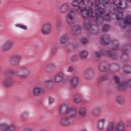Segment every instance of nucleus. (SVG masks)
<instances>
[{
    "instance_id": "39",
    "label": "nucleus",
    "mask_w": 131,
    "mask_h": 131,
    "mask_svg": "<svg viewBox=\"0 0 131 131\" xmlns=\"http://www.w3.org/2000/svg\"><path fill=\"white\" fill-rule=\"evenodd\" d=\"M129 58V56H128V55L126 54L125 52L122 53V54L120 56V59L121 61H127Z\"/></svg>"
},
{
    "instance_id": "32",
    "label": "nucleus",
    "mask_w": 131,
    "mask_h": 131,
    "mask_svg": "<svg viewBox=\"0 0 131 131\" xmlns=\"http://www.w3.org/2000/svg\"><path fill=\"white\" fill-rule=\"evenodd\" d=\"M83 98H82V96L80 94H77L75 96L74 98V101L76 103H80V102H82Z\"/></svg>"
},
{
    "instance_id": "25",
    "label": "nucleus",
    "mask_w": 131,
    "mask_h": 131,
    "mask_svg": "<svg viewBox=\"0 0 131 131\" xmlns=\"http://www.w3.org/2000/svg\"><path fill=\"white\" fill-rule=\"evenodd\" d=\"M69 40V36L67 34L63 35L60 38V43L61 45H66Z\"/></svg>"
},
{
    "instance_id": "16",
    "label": "nucleus",
    "mask_w": 131,
    "mask_h": 131,
    "mask_svg": "<svg viewBox=\"0 0 131 131\" xmlns=\"http://www.w3.org/2000/svg\"><path fill=\"white\" fill-rule=\"evenodd\" d=\"M12 48H13V42L7 41L2 46V50L4 52H7V51H10Z\"/></svg>"
},
{
    "instance_id": "4",
    "label": "nucleus",
    "mask_w": 131,
    "mask_h": 131,
    "mask_svg": "<svg viewBox=\"0 0 131 131\" xmlns=\"http://www.w3.org/2000/svg\"><path fill=\"white\" fill-rule=\"evenodd\" d=\"M108 2L109 0H98L96 1L95 3V9L97 11L96 14H98L100 16L104 14V9L100 7V5H102V6H107L108 5Z\"/></svg>"
},
{
    "instance_id": "13",
    "label": "nucleus",
    "mask_w": 131,
    "mask_h": 131,
    "mask_svg": "<svg viewBox=\"0 0 131 131\" xmlns=\"http://www.w3.org/2000/svg\"><path fill=\"white\" fill-rule=\"evenodd\" d=\"M105 123H106L105 118H100L97 120V128L99 130H104L105 129Z\"/></svg>"
},
{
    "instance_id": "42",
    "label": "nucleus",
    "mask_w": 131,
    "mask_h": 131,
    "mask_svg": "<svg viewBox=\"0 0 131 131\" xmlns=\"http://www.w3.org/2000/svg\"><path fill=\"white\" fill-rule=\"evenodd\" d=\"M57 31H60L62 29V24L61 20H57L56 24Z\"/></svg>"
},
{
    "instance_id": "52",
    "label": "nucleus",
    "mask_w": 131,
    "mask_h": 131,
    "mask_svg": "<svg viewBox=\"0 0 131 131\" xmlns=\"http://www.w3.org/2000/svg\"><path fill=\"white\" fill-rule=\"evenodd\" d=\"M74 71V69L72 67H69L67 69L68 72H73Z\"/></svg>"
},
{
    "instance_id": "3",
    "label": "nucleus",
    "mask_w": 131,
    "mask_h": 131,
    "mask_svg": "<svg viewBox=\"0 0 131 131\" xmlns=\"http://www.w3.org/2000/svg\"><path fill=\"white\" fill-rule=\"evenodd\" d=\"M22 60V55L20 54H15L10 56L8 61L11 65L19 66L20 62Z\"/></svg>"
},
{
    "instance_id": "53",
    "label": "nucleus",
    "mask_w": 131,
    "mask_h": 131,
    "mask_svg": "<svg viewBox=\"0 0 131 131\" xmlns=\"http://www.w3.org/2000/svg\"><path fill=\"white\" fill-rule=\"evenodd\" d=\"M57 52V47L56 46H53L52 50V54H55Z\"/></svg>"
},
{
    "instance_id": "57",
    "label": "nucleus",
    "mask_w": 131,
    "mask_h": 131,
    "mask_svg": "<svg viewBox=\"0 0 131 131\" xmlns=\"http://www.w3.org/2000/svg\"><path fill=\"white\" fill-rule=\"evenodd\" d=\"M108 18H109V14H107V15H106V17H104V19H108Z\"/></svg>"
},
{
    "instance_id": "17",
    "label": "nucleus",
    "mask_w": 131,
    "mask_h": 131,
    "mask_svg": "<svg viewBox=\"0 0 131 131\" xmlns=\"http://www.w3.org/2000/svg\"><path fill=\"white\" fill-rule=\"evenodd\" d=\"M70 83V86L72 89H76L79 84V80H78V77H73L71 79Z\"/></svg>"
},
{
    "instance_id": "9",
    "label": "nucleus",
    "mask_w": 131,
    "mask_h": 131,
    "mask_svg": "<svg viewBox=\"0 0 131 131\" xmlns=\"http://www.w3.org/2000/svg\"><path fill=\"white\" fill-rule=\"evenodd\" d=\"M75 13V9H74V8H73L70 10V13L67 15V22L71 26H72V25H73V20H74Z\"/></svg>"
},
{
    "instance_id": "2",
    "label": "nucleus",
    "mask_w": 131,
    "mask_h": 131,
    "mask_svg": "<svg viewBox=\"0 0 131 131\" xmlns=\"http://www.w3.org/2000/svg\"><path fill=\"white\" fill-rule=\"evenodd\" d=\"M107 131H126L125 125L123 123H118L114 124V122L111 121L106 129Z\"/></svg>"
},
{
    "instance_id": "56",
    "label": "nucleus",
    "mask_w": 131,
    "mask_h": 131,
    "mask_svg": "<svg viewBox=\"0 0 131 131\" xmlns=\"http://www.w3.org/2000/svg\"><path fill=\"white\" fill-rule=\"evenodd\" d=\"M33 129H31V128H25L24 130V131H33Z\"/></svg>"
},
{
    "instance_id": "50",
    "label": "nucleus",
    "mask_w": 131,
    "mask_h": 131,
    "mask_svg": "<svg viewBox=\"0 0 131 131\" xmlns=\"http://www.w3.org/2000/svg\"><path fill=\"white\" fill-rule=\"evenodd\" d=\"M81 41L84 45H86V43H88V42H89V40H88V38H82Z\"/></svg>"
},
{
    "instance_id": "12",
    "label": "nucleus",
    "mask_w": 131,
    "mask_h": 131,
    "mask_svg": "<svg viewBox=\"0 0 131 131\" xmlns=\"http://www.w3.org/2000/svg\"><path fill=\"white\" fill-rule=\"evenodd\" d=\"M106 55V50L102 49L100 52L96 51L93 53V57L94 60L98 61L101 57Z\"/></svg>"
},
{
    "instance_id": "30",
    "label": "nucleus",
    "mask_w": 131,
    "mask_h": 131,
    "mask_svg": "<svg viewBox=\"0 0 131 131\" xmlns=\"http://www.w3.org/2000/svg\"><path fill=\"white\" fill-rule=\"evenodd\" d=\"M81 31V27L79 26H76L73 28V32L75 35H77L79 33H80Z\"/></svg>"
},
{
    "instance_id": "44",
    "label": "nucleus",
    "mask_w": 131,
    "mask_h": 131,
    "mask_svg": "<svg viewBox=\"0 0 131 131\" xmlns=\"http://www.w3.org/2000/svg\"><path fill=\"white\" fill-rule=\"evenodd\" d=\"M117 101L119 104L122 105V104H123V103H124V98L123 97V96L119 95V96H118Z\"/></svg>"
},
{
    "instance_id": "27",
    "label": "nucleus",
    "mask_w": 131,
    "mask_h": 131,
    "mask_svg": "<svg viewBox=\"0 0 131 131\" xmlns=\"http://www.w3.org/2000/svg\"><path fill=\"white\" fill-rule=\"evenodd\" d=\"M111 67L112 72L116 73L119 71V65L117 64H110V68Z\"/></svg>"
},
{
    "instance_id": "7",
    "label": "nucleus",
    "mask_w": 131,
    "mask_h": 131,
    "mask_svg": "<svg viewBox=\"0 0 131 131\" xmlns=\"http://www.w3.org/2000/svg\"><path fill=\"white\" fill-rule=\"evenodd\" d=\"M0 129L4 131H15L16 130V126L14 124L9 125L7 123H0Z\"/></svg>"
},
{
    "instance_id": "37",
    "label": "nucleus",
    "mask_w": 131,
    "mask_h": 131,
    "mask_svg": "<svg viewBox=\"0 0 131 131\" xmlns=\"http://www.w3.org/2000/svg\"><path fill=\"white\" fill-rule=\"evenodd\" d=\"M4 84L5 86L9 88L13 85V81L10 79H5L4 81Z\"/></svg>"
},
{
    "instance_id": "47",
    "label": "nucleus",
    "mask_w": 131,
    "mask_h": 131,
    "mask_svg": "<svg viewBox=\"0 0 131 131\" xmlns=\"http://www.w3.org/2000/svg\"><path fill=\"white\" fill-rule=\"evenodd\" d=\"M16 27H19L21 29H24V30H27V27L26 26H23L19 24L15 25Z\"/></svg>"
},
{
    "instance_id": "34",
    "label": "nucleus",
    "mask_w": 131,
    "mask_h": 131,
    "mask_svg": "<svg viewBox=\"0 0 131 131\" xmlns=\"http://www.w3.org/2000/svg\"><path fill=\"white\" fill-rule=\"evenodd\" d=\"M76 46L74 43H70L67 44L66 49L67 50L68 52H72L74 50Z\"/></svg>"
},
{
    "instance_id": "20",
    "label": "nucleus",
    "mask_w": 131,
    "mask_h": 131,
    "mask_svg": "<svg viewBox=\"0 0 131 131\" xmlns=\"http://www.w3.org/2000/svg\"><path fill=\"white\" fill-rule=\"evenodd\" d=\"M64 73L60 72L56 75L54 78V80L56 82L60 83V82H62V81L64 80Z\"/></svg>"
},
{
    "instance_id": "28",
    "label": "nucleus",
    "mask_w": 131,
    "mask_h": 131,
    "mask_svg": "<svg viewBox=\"0 0 131 131\" xmlns=\"http://www.w3.org/2000/svg\"><path fill=\"white\" fill-rule=\"evenodd\" d=\"M89 51L88 50H82L80 52V58L82 59H86L89 56Z\"/></svg>"
},
{
    "instance_id": "1",
    "label": "nucleus",
    "mask_w": 131,
    "mask_h": 131,
    "mask_svg": "<svg viewBox=\"0 0 131 131\" xmlns=\"http://www.w3.org/2000/svg\"><path fill=\"white\" fill-rule=\"evenodd\" d=\"M108 2L112 4L113 10L116 13H118L116 14L117 18L118 20H120L122 18L123 10L127 8V4L121 0H108Z\"/></svg>"
},
{
    "instance_id": "40",
    "label": "nucleus",
    "mask_w": 131,
    "mask_h": 131,
    "mask_svg": "<svg viewBox=\"0 0 131 131\" xmlns=\"http://www.w3.org/2000/svg\"><path fill=\"white\" fill-rule=\"evenodd\" d=\"M45 85L47 89H51L53 88L54 84L53 83V81L51 80H47L45 82Z\"/></svg>"
},
{
    "instance_id": "21",
    "label": "nucleus",
    "mask_w": 131,
    "mask_h": 131,
    "mask_svg": "<svg viewBox=\"0 0 131 131\" xmlns=\"http://www.w3.org/2000/svg\"><path fill=\"white\" fill-rule=\"evenodd\" d=\"M101 112H102V111L101 110V108L99 107H95L91 111V113L93 117H95V118H98V117L100 116Z\"/></svg>"
},
{
    "instance_id": "33",
    "label": "nucleus",
    "mask_w": 131,
    "mask_h": 131,
    "mask_svg": "<svg viewBox=\"0 0 131 131\" xmlns=\"http://www.w3.org/2000/svg\"><path fill=\"white\" fill-rule=\"evenodd\" d=\"M117 86L120 91H124L127 88V82H121Z\"/></svg>"
},
{
    "instance_id": "31",
    "label": "nucleus",
    "mask_w": 131,
    "mask_h": 131,
    "mask_svg": "<svg viewBox=\"0 0 131 131\" xmlns=\"http://www.w3.org/2000/svg\"><path fill=\"white\" fill-rule=\"evenodd\" d=\"M109 79V75L108 74H105L104 75H102L100 76L99 78L98 82L101 83V81H106Z\"/></svg>"
},
{
    "instance_id": "41",
    "label": "nucleus",
    "mask_w": 131,
    "mask_h": 131,
    "mask_svg": "<svg viewBox=\"0 0 131 131\" xmlns=\"http://www.w3.org/2000/svg\"><path fill=\"white\" fill-rule=\"evenodd\" d=\"M131 46L129 45H125L122 48V53H126L130 50Z\"/></svg>"
},
{
    "instance_id": "38",
    "label": "nucleus",
    "mask_w": 131,
    "mask_h": 131,
    "mask_svg": "<svg viewBox=\"0 0 131 131\" xmlns=\"http://www.w3.org/2000/svg\"><path fill=\"white\" fill-rule=\"evenodd\" d=\"M55 68H56V66H55V65L49 64L45 68V71L46 72H51V71H53Z\"/></svg>"
},
{
    "instance_id": "6",
    "label": "nucleus",
    "mask_w": 131,
    "mask_h": 131,
    "mask_svg": "<svg viewBox=\"0 0 131 131\" xmlns=\"http://www.w3.org/2000/svg\"><path fill=\"white\" fill-rule=\"evenodd\" d=\"M52 31V25L50 23H46L43 25L41 29V33L43 35H49Z\"/></svg>"
},
{
    "instance_id": "48",
    "label": "nucleus",
    "mask_w": 131,
    "mask_h": 131,
    "mask_svg": "<svg viewBox=\"0 0 131 131\" xmlns=\"http://www.w3.org/2000/svg\"><path fill=\"white\" fill-rule=\"evenodd\" d=\"M49 103L50 105H52L53 103H55V99L52 96L49 97Z\"/></svg>"
},
{
    "instance_id": "36",
    "label": "nucleus",
    "mask_w": 131,
    "mask_h": 131,
    "mask_svg": "<svg viewBox=\"0 0 131 131\" xmlns=\"http://www.w3.org/2000/svg\"><path fill=\"white\" fill-rule=\"evenodd\" d=\"M4 73L8 77H12L15 74V72L12 70H6Z\"/></svg>"
},
{
    "instance_id": "10",
    "label": "nucleus",
    "mask_w": 131,
    "mask_h": 131,
    "mask_svg": "<svg viewBox=\"0 0 131 131\" xmlns=\"http://www.w3.org/2000/svg\"><path fill=\"white\" fill-rule=\"evenodd\" d=\"M84 76L87 80H91L95 76L94 70L92 69H86L84 71Z\"/></svg>"
},
{
    "instance_id": "19",
    "label": "nucleus",
    "mask_w": 131,
    "mask_h": 131,
    "mask_svg": "<svg viewBox=\"0 0 131 131\" xmlns=\"http://www.w3.org/2000/svg\"><path fill=\"white\" fill-rule=\"evenodd\" d=\"M108 64L106 62H101L99 64L98 69L100 72H107L108 71Z\"/></svg>"
},
{
    "instance_id": "15",
    "label": "nucleus",
    "mask_w": 131,
    "mask_h": 131,
    "mask_svg": "<svg viewBox=\"0 0 131 131\" xmlns=\"http://www.w3.org/2000/svg\"><path fill=\"white\" fill-rule=\"evenodd\" d=\"M69 118L67 115H63L59 119L60 124H62V125H69L71 123Z\"/></svg>"
},
{
    "instance_id": "43",
    "label": "nucleus",
    "mask_w": 131,
    "mask_h": 131,
    "mask_svg": "<svg viewBox=\"0 0 131 131\" xmlns=\"http://www.w3.org/2000/svg\"><path fill=\"white\" fill-rule=\"evenodd\" d=\"M114 81L117 86L119 85V84L121 82L120 80V77L118 76H114Z\"/></svg>"
},
{
    "instance_id": "54",
    "label": "nucleus",
    "mask_w": 131,
    "mask_h": 131,
    "mask_svg": "<svg viewBox=\"0 0 131 131\" xmlns=\"http://www.w3.org/2000/svg\"><path fill=\"white\" fill-rule=\"evenodd\" d=\"M126 125L127 127H131V121L127 122V123H126Z\"/></svg>"
},
{
    "instance_id": "49",
    "label": "nucleus",
    "mask_w": 131,
    "mask_h": 131,
    "mask_svg": "<svg viewBox=\"0 0 131 131\" xmlns=\"http://www.w3.org/2000/svg\"><path fill=\"white\" fill-rule=\"evenodd\" d=\"M109 29H110V26L108 25H104L102 27L103 31H107V30H109Z\"/></svg>"
},
{
    "instance_id": "51",
    "label": "nucleus",
    "mask_w": 131,
    "mask_h": 131,
    "mask_svg": "<svg viewBox=\"0 0 131 131\" xmlns=\"http://www.w3.org/2000/svg\"><path fill=\"white\" fill-rule=\"evenodd\" d=\"M77 59V55H74L71 57V59L73 62L76 61Z\"/></svg>"
},
{
    "instance_id": "58",
    "label": "nucleus",
    "mask_w": 131,
    "mask_h": 131,
    "mask_svg": "<svg viewBox=\"0 0 131 131\" xmlns=\"http://www.w3.org/2000/svg\"><path fill=\"white\" fill-rule=\"evenodd\" d=\"M1 4H2V0H0V6H1Z\"/></svg>"
},
{
    "instance_id": "8",
    "label": "nucleus",
    "mask_w": 131,
    "mask_h": 131,
    "mask_svg": "<svg viewBox=\"0 0 131 131\" xmlns=\"http://www.w3.org/2000/svg\"><path fill=\"white\" fill-rule=\"evenodd\" d=\"M128 25L131 26V15L128 16L125 20H121L119 26L121 29L124 30Z\"/></svg>"
},
{
    "instance_id": "29",
    "label": "nucleus",
    "mask_w": 131,
    "mask_h": 131,
    "mask_svg": "<svg viewBox=\"0 0 131 131\" xmlns=\"http://www.w3.org/2000/svg\"><path fill=\"white\" fill-rule=\"evenodd\" d=\"M123 70L125 72V73H127V74H131V66L128 64H125L123 66Z\"/></svg>"
},
{
    "instance_id": "5",
    "label": "nucleus",
    "mask_w": 131,
    "mask_h": 131,
    "mask_svg": "<svg viewBox=\"0 0 131 131\" xmlns=\"http://www.w3.org/2000/svg\"><path fill=\"white\" fill-rule=\"evenodd\" d=\"M16 75L19 78L24 79L29 76V72L26 68H22L19 69L16 72Z\"/></svg>"
},
{
    "instance_id": "26",
    "label": "nucleus",
    "mask_w": 131,
    "mask_h": 131,
    "mask_svg": "<svg viewBox=\"0 0 131 131\" xmlns=\"http://www.w3.org/2000/svg\"><path fill=\"white\" fill-rule=\"evenodd\" d=\"M43 92V89L40 87H35L33 89V94L35 95V96H38L39 94L42 93Z\"/></svg>"
},
{
    "instance_id": "24",
    "label": "nucleus",
    "mask_w": 131,
    "mask_h": 131,
    "mask_svg": "<svg viewBox=\"0 0 131 131\" xmlns=\"http://www.w3.org/2000/svg\"><path fill=\"white\" fill-rule=\"evenodd\" d=\"M106 54L112 59V60H117L118 56H117V54L115 52H112L111 51H106Z\"/></svg>"
},
{
    "instance_id": "23",
    "label": "nucleus",
    "mask_w": 131,
    "mask_h": 131,
    "mask_svg": "<svg viewBox=\"0 0 131 131\" xmlns=\"http://www.w3.org/2000/svg\"><path fill=\"white\" fill-rule=\"evenodd\" d=\"M69 5L68 4H63L60 6V11L62 14H66L69 11Z\"/></svg>"
},
{
    "instance_id": "46",
    "label": "nucleus",
    "mask_w": 131,
    "mask_h": 131,
    "mask_svg": "<svg viewBox=\"0 0 131 131\" xmlns=\"http://www.w3.org/2000/svg\"><path fill=\"white\" fill-rule=\"evenodd\" d=\"M28 116V112H24L21 115H20V117L23 119H25L26 117Z\"/></svg>"
},
{
    "instance_id": "45",
    "label": "nucleus",
    "mask_w": 131,
    "mask_h": 131,
    "mask_svg": "<svg viewBox=\"0 0 131 131\" xmlns=\"http://www.w3.org/2000/svg\"><path fill=\"white\" fill-rule=\"evenodd\" d=\"M86 114V108L85 107H80L79 114L81 115V116H84Z\"/></svg>"
},
{
    "instance_id": "55",
    "label": "nucleus",
    "mask_w": 131,
    "mask_h": 131,
    "mask_svg": "<svg viewBox=\"0 0 131 131\" xmlns=\"http://www.w3.org/2000/svg\"><path fill=\"white\" fill-rule=\"evenodd\" d=\"M127 85L131 88V78L128 80V82H127Z\"/></svg>"
},
{
    "instance_id": "22",
    "label": "nucleus",
    "mask_w": 131,
    "mask_h": 131,
    "mask_svg": "<svg viewBox=\"0 0 131 131\" xmlns=\"http://www.w3.org/2000/svg\"><path fill=\"white\" fill-rule=\"evenodd\" d=\"M69 109V106H68V105L63 104L60 106L59 108V112L60 113L63 114V115H66Z\"/></svg>"
},
{
    "instance_id": "18",
    "label": "nucleus",
    "mask_w": 131,
    "mask_h": 131,
    "mask_svg": "<svg viewBox=\"0 0 131 131\" xmlns=\"http://www.w3.org/2000/svg\"><path fill=\"white\" fill-rule=\"evenodd\" d=\"M66 115H67L68 117L69 118L71 117H74V116H76V115H77V110H76L75 108L69 107V110H68Z\"/></svg>"
},
{
    "instance_id": "35",
    "label": "nucleus",
    "mask_w": 131,
    "mask_h": 131,
    "mask_svg": "<svg viewBox=\"0 0 131 131\" xmlns=\"http://www.w3.org/2000/svg\"><path fill=\"white\" fill-rule=\"evenodd\" d=\"M90 31L92 33H94V34H98L100 32V29L98 26H93L91 27Z\"/></svg>"
},
{
    "instance_id": "11",
    "label": "nucleus",
    "mask_w": 131,
    "mask_h": 131,
    "mask_svg": "<svg viewBox=\"0 0 131 131\" xmlns=\"http://www.w3.org/2000/svg\"><path fill=\"white\" fill-rule=\"evenodd\" d=\"M113 40L110 38V36L108 34L104 35L100 38L101 42L104 46L110 45Z\"/></svg>"
},
{
    "instance_id": "14",
    "label": "nucleus",
    "mask_w": 131,
    "mask_h": 131,
    "mask_svg": "<svg viewBox=\"0 0 131 131\" xmlns=\"http://www.w3.org/2000/svg\"><path fill=\"white\" fill-rule=\"evenodd\" d=\"M111 49L113 51H117L120 50V43L117 39H113L111 42Z\"/></svg>"
}]
</instances>
